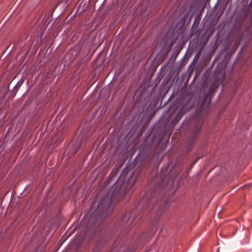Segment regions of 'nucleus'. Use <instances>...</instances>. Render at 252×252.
<instances>
[{
  "label": "nucleus",
  "instance_id": "obj_3",
  "mask_svg": "<svg viewBox=\"0 0 252 252\" xmlns=\"http://www.w3.org/2000/svg\"><path fill=\"white\" fill-rule=\"evenodd\" d=\"M204 121L203 118L200 116L195 118L192 121L189 127L190 135L189 139V145H191L194 143L197 135L202 128Z\"/></svg>",
  "mask_w": 252,
  "mask_h": 252
},
{
  "label": "nucleus",
  "instance_id": "obj_7",
  "mask_svg": "<svg viewBox=\"0 0 252 252\" xmlns=\"http://www.w3.org/2000/svg\"><path fill=\"white\" fill-rule=\"evenodd\" d=\"M208 97H209V96H208V95H206L205 96V97L204 98L203 100V101H202V103H201V105H200V107H201V108H202V106H203V103L204 102L205 100L206 99H207V98H208Z\"/></svg>",
  "mask_w": 252,
  "mask_h": 252
},
{
  "label": "nucleus",
  "instance_id": "obj_4",
  "mask_svg": "<svg viewBox=\"0 0 252 252\" xmlns=\"http://www.w3.org/2000/svg\"><path fill=\"white\" fill-rule=\"evenodd\" d=\"M105 236L99 234L97 240H96V247L94 248V251H97L99 247L101 246L103 243H106Z\"/></svg>",
  "mask_w": 252,
  "mask_h": 252
},
{
  "label": "nucleus",
  "instance_id": "obj_6",
  "mask_svg": "<svg viewBox=\"0 0 252 252\" xmlns=\"http://www.w3.org/2000/svg\"><path fill=\"white\" fill-rule=\"evenodd\" d=\"M21 85V83L18 82L14 87V90L17 91Z\"/></svg>",
  "mask_w": 252,
  "mask_h": 252
},
{
  "label": "nucleus",
  "instance_id": "obj_5",
  "mask_svg": "<svg viewBox=\"0 0 252 252\" xmlns=\"http://www.w3.org/2000/svg\"><path fill=\"white\" fill-rule=\"evenodd\" d=\"M184 115V112L182 110H180L175 118H173L171 121V124L175 126L176 124L180 120Z\"/></svg>",
  "mask_w": 252,
  "mask_h": 252
},
{
  "label": "nucleus",
  "instance_id": "obj_1",
  "mask_svg": "<svg viewBox=\"0 0 252 252\" xmlns=\"http://www.w3.org/2000/svg\"><path fill=\"white\" fill-rule=\"evenodd\" d=\"M168 206L167 203L163 205V201L160 199H158L153 190H150L145 193L143 198L136 206L135 210L125 213L120 220L115 222V226H124L126 228H129L135 219L134 215L136 212L144 211L147 208H148V210L151 208V214H154L156 219H158L166 210Z\"/></svg>",
  "mask_w": 252,
  "mask_h": 252
},
{
  "label": "nucleus",
  "instance_id": "obj_2",
  "mask_svg": "<svg viewBox=\"0 0 252 252\" xmlns=\"http://www.w3.org/2000/svg\"><path fill=\"white\" fill-rule=\"evenodd\" d=\"M113 189L114 190L111 196L108 194L103 196L97 205L95 217L92 227L95 233L100 229L98 227L104 219L112 213L114 203L121 199L125 194L124 185H121L120 181L116 183L113 186Z\"/></svg>",
  "mask_w": 252,
  "mask_h": 252
},
{
  "label": "nucleus",
  "instance_id": "obj_8",
  "mask_svg": "<svg viewBox=\"0 0 252 252\" xmlns=\"http://www.w3.org/2000/svg\"><path fill=\"white\" fill-rule=\"evenodd\" d=\"M94 207H95V206H94V204L92 205V206L91 207V210L93 211V208H94Z\"/></svg>",
  "mask_w": 252,
  "mask_h": 252
}]
</instances>
